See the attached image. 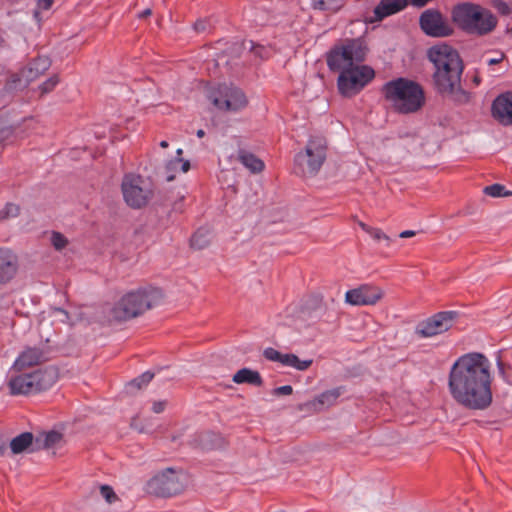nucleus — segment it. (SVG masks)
Returning <instances> with one entry per match:
<instances>
[{
  "label": "nucleus",
  "mask_w": 512,
  "mask_h": 512,
  "mask_svg": "<svg viewBox=\"0 0 512 512\" xmlns=\"http://www.w3.org/2000/svg\"><path fill=\"white\" fill-rule=\"evenodd\" d=\"M489 360L481 353L460 356L452 365L448 389L456 403L469 410H485L492 404Z\"/></svg>",
  "instance_id": "1"
},
{
  "label": "nucleus",
  "mask_w": 512,
  "mask_h": 512,
  "mask_svg": "<svg viewBox=\"0 0 512 512\" xmlns=\"http://www.w3.org/2000/svg\"><path fill=\"white\" fill-rule=\"evenodd\" d=\"M427 57L434 66L432 82L436 92L457 104H466L470 94L462 88L464 63L459 52L448 44L430 47Z\"/></svg>",
  "instance_id": "2"
},
{
  "label": "nucleus",
  "mask_w": 512,
  "mask_h": 512,
  "mask_svg": "<svg viewBox=\"0 0 512 512\" xmlns=\"http://www.w3.org/2000/svg\"><path fill=\"white\" fill-rule=\"evenodd\" d=\"M381 93L390 108L399 114L416 113L422 109L426 101L423 87L403 77L386 82Z\"/></svg>",
  "instance_id": "3"
},
{
  "label": "nucleus",
  "mask_w": 512,
  "mask_h": 512,
  "mask_svg": "<svg viewBox=\"0 0 512 512\" xmlns=\"http://www.w3.org/2000/svg\"><path fill=\"white\" fill-rule=\"evenodd\" d=\"M162 297V291L152 286L132 290L124 294L113 305L110 309L109 318L115 322L131 320L156 306Z\"/></svg>",
  "instance_id": "4"
},
{
  "label": "nucleus",
  "mask_w": 512,
  "mask_h": 512,
  "mask_svg": "<svg viewBox=\"0 0 512 512\" xmlns=\"http://www.w3.org/2000/svg\"><path fill=\"white\" fill-rule=\"evenodd\" d=\"M451 17L455 25L469 34L486 35L497 25V18L491 11L470 2L454 6Z\"/></svg>",
  "instance_id": "5"
},
{
  "label": "nucleus",
  "mask_w": 512,
  "mask_h": 512,
  "mask_svg": "<svg viewBox=\"0 0 512 512\" xmlns=\"http://www.w3.org/2000/svg\"><path fill=\"white\" fill-rule=\"evenodd\" d=\"M367 53V47L361 39H345L334 45L326 56L329 69L341 72L362 65Z\"/></svg>",
  "instance_id": "6"
},
{
  "label": "nucleus",
  "mask_w": 512,
  "mask_h": 512,
  "mask_svg": "<svg viewBox=\"0 0 512 512\" xmlns=\"http://www.w3.org/2000/svg\"><path fill=\"white\" fill-rule=\"evenodd\" d=\"M187 486V475L181 469L166 468L147 481L145 490L156 497L169 498L182 493Z\"/></svg>",
  "instance_id": "7"
},
{
  "label": "nucleus",
  "mask_w": 512,
  "mask_h": 512,
  "mask_svg": "<svg viewBox=\"0 0 512 512\" xmlns=\"http://www.w3.org/2000/svg\"><path fill=\"white\" fill-rule=\"evenodd\" d=\"M326 153V139L322 136H314L309 139L305 152H300L295 156V163L301 168L302 175L313 176L322 167Z\"/></svg>",
  "instance_id": "8"
},
{
  "label": "nucleus",
  "mask_w": 512,
  "mask_h": 512,
  "mask_svg": "<svg viewBox=\"0 0 512 512\" xmlns=\"http://www.w3.org/2000/svg\"><path fill=\"white\" fill-rule=\"evenodd\" d=\"M375 77L374 70L367 65H360L339 72L337 87L344 97L358 94Z\"/></svg>",
  "instance_id": "9"
},
{
  "label": "nucleus",
  "mask_w": 512,
  "mask_h": 512,
  "mask_svg": "<svg viewBox=\"0 0 512 512\" xmlns=\"http://www.w3.org/2000/svg\"><path fill=\"white\" fill-rule=\"evenodd\" d=\"M121 188L125 202L132 208H142L152 196L149 184L140 175H125Z\"/></svg>",
  "instance_id": "10"
},
{
  "label": "nucleus",
  "mask_w": 512,
  "mask_h": 512,
  "mask_svg": "<svg viewBox=\"0 0 512 512\" xmlns=\"http://www.w3.org/2000/svg\"><path fill=\"white\" fill-rule=\"evenodd\" d=\"M209 100L215 107L225 111H238L247 105L243 91L235 86L219 85L209 94Z\"/></svg>",
  "instance_id": "11"
},
{
  "label": "nucleus",
  "mask_w": 512,
  "mask_h": 512,
  "mask_svg": "<svg viewBox=\"0 0 512 512\" xmlns=\"http://www.w3.org/2000/svg\"><path fill=\"white\" fill-rule=\"evenodd\" d=\"M457 312L443 311L421 321L416 327V334L422 338L433 337L448 331L452 326Z\"/></svg>",
  "instance_id": "12"
},
{
  "label": "nucleus",
  "mask_w": 512,
  "mask_h": 512,
  "mask_svg": "<svg viewBox=\"0 0 512 512\" xmlns=\"http://www.w3.org/2000/svg\"><path fill=\"white\" fill-rule=\"evenodd\" d=\"M419 24L423 32L431 37H448L454 32L448 19L434 9L424 11L420 16Z\"/></svg>",
  "instance_id": "13"
},
{
  "label": "nucleus",
  "mask_w": 512,
  "mask_h": 512,
  "mask_svg": "<svg viewBox=\"0 0 512 512\" xmlns=\"http://www.w3.org/2000/svg\"><path fill=\"white\" fill-rule=\"evenodd\" d=\"M384 292L381 288L363 284L357 288L348 290L345 294V301L353 306L375 305L382 299Z\"/></svg>",
  "instance_id": "14"
},
{
  "label": "nucleus",
  "mask_w": 512,
  "mask_h": 512,
  "mask_svg": "<svg viewBox=\"0 0 512 512\" xmlns=\"http://www.w3.org/2000/svg\"><path fill=\"white\" fill-rule=\"evenodd\" d=\"M492 115L502 125H512V92L500 94L492 103Z\"/></svg>",
  "instance_id": "15"
},
{
  "label": "nucleus",
  "mask_w": 512,
  "mask_h": 512,
  "mask_svg": "<svg viewBox=\"0 0 512 512\" xmlns=\"http://www.w3.org/2000/svg\"><path fill=\"white\" fill-rule=\"evenodd\" d=\"M408 5V0H381L373 10V16L366 18L369 23L382 21L384 18L396 14Z\"/></svg>",
  "instance_id": "16"
},
{
  "label": "nucleus",
  "mask_w": 512,
  "mask_h": 512,
  "mask_svg": "<svg viewBox=\"0 0 512 512\" xmlns=\"http://www.w3.org/2000/svg\"><path fill=\"white\" fill-rule=\"evenodd\" d=\"M46 360L42 349L37 347H27L16 358L13 369L21 372L27 368L39 365Z\"/></svg>",
  "instance_id": "17"
},
{
  "label": "nucleus",
  "mask_w": 512,
  "mask_h": 512,
  "mask_svg": "<svg viewBox=\"0 0 512 512\" xmlns=\"http://www.w3.org/2000/svg\"><path fill=\"white\" fill-rule=\"evenodd\" d=\"M30 375L36 393L51 388L58 379V372L54 367H47L43 370H37L33 373H30Z\"/></svg>",
  "instance_id": "18"
},
{
  "label": "nucleus",
  "mask_w": 512,
  "mask_h": 512,
  "mask_svg": "<svg viewBox=\"0 0 512 512\" xmlns=\"http://www.w3.org/2000/svg\"><path fill=\"white\" fill-rule=\"evenodd\" d=\"M51 66V61L47 56H39L28 63L21 70L23 79L26 82H32L43 75Z\"/></svg>",
  "instance_id": "19"
},
{
  "label": "nucleus",
  "mask_w": 512,
  "mask_h": 512,
  "mask_svg": "<svg viewBox=\"0 0 512 512\" xmlns=\"http://www.w3.org/2000/svg\"><path fill=\"white\" fill-rule=\"evenodd\" d=\"M63 444V434L55 430L40 432L35 436V449L37 451L42 449H56L61 447Z\"/></svg>",
  "instance_id": "20"
},
{
  "label": "nucleus",
  "mask_w": 512,
  "mask_h": 512,
  "mask_svg": "<svg viewBox=\"0 0 512 512\" xmlns=\"http://www.w3.org/2000/svg\"><path fill=\"white\" fill-rule=\"evenodd\" d=\"M17 258L8 250L0 249V283L10 281L17 271Z\"/></svg>",
  "instance_id": "21"
},
{
  "label": "nucleus",
  "mask_w": 512,
  "mask_h": 512,
  "mask_svg": "<svg viewBox=\"0 0 512 512\" xmlns=\"http://www.w3.org/2000/svg\"><path fill=\"white\" fill-rule=\"evenodd\" d=\"M341 393L342 391L340 387L324 391L313 400L307 402L305 406L317 412L321 411L324 408H328L334 405L337 399L340 397Z\"/></svg>",
  "instance_id": "22"
},
{
  "label": "nucleus",
  "mask_w": 512,
  "mask_h": 512,
  "mask_svg": "<svg viewBox=\"0 0 512 512\" xmlns=\"http://www.w3.org/2000/svg\"><path fill=\"white\" fill-rule=\"evenodd\" d=\"M8 387L12 395L36 393L30 373L12 376L8 381Z\"/></svg>",
  "instance_id": "23"
},
{
  "label": "nucleus",
  "mask_w": 512,
  "mask_h": 512,
  "mask_svg": "<svg viewBox=\"0 0 512 512\" xmlns=\"http://www.w3.org/2000/svg\"><path fill=\"white\" fill-rule=\"evenodd\" d=\"M10 449L13 454H20L29 449L30 451H37L35 449V437L30 432H23L11 440Z\"/></svg>",
  "instance_id": "24"
},
{
  "label": "nucleus",
  "mask_w": 512,
  "mask_h": 512,
  "mask_svg": "<svg viewBox=\"0 0 512 512\" xmlns=\"http://www.w3.org/2000/svg\"><path fill=\"white\" fill-rule=\"evenodd\" d=\"M233 382L236 384H250L256 387H261L263 385V379L258 371L252 370L250 368H242L238 370L232 378Z\"/></svg>",
  "instance_id": "25"
},
{
  "label": "nucleus",
  "mask_w": 512,
  "mask_h": 512,
  "mask_svg": "<svg viewBox=\"0 0 512 512\" xmlns=\"http://www.w3.org/2000/svg\"><path fill=\"white\" fill-rule=\"evenodd\" d=\"M239 160L252 173L262 172L265 167L264 162L261 159L246 151H240Z\"/></svg>",
  "instance_id": "26"
},
{
  "label": "nucleus",
  "mask_w": 512,
  "mask_h": 512,
  "mask_svg": "<svg viewBox=\"0 0 512 512\" xmlns=\"http://www.w3.org/2000/svg\"><path fill=\"white\" fill-rule=\"evenodd\" d=\"M345 2V0H312L311 7L314 10L335 13L345 5Z\"/></svg>",
  "instance_id": "27"
},
{
  "label": "nucleus",
  "mask_w": 512,
  "mask_h": 512,
  "mask_svg": "<svg viewBox=\"0 0 512 512\" xmlns=\"http://www.w3.org/2000/svg\"><path fill=\"white\" fill-rule=\"evenodd\" d=\"M312 364V359L300 360L299 357L293 353H286L283 360V366L292 367L298 371H306Z\"/></svg>",
  "instance_id": "28"
},
{
  "label": "nucleus",
  "mask_w": 512,
  "mask_h": 512,
  "mask_svg": "<svg viewBox=\"0 0 512 512\" xmlns=\"http://www.w3.org/2000/svg\"><path fill=\"white\" fill-rule=\"evenodd\" d=\"M154 373L150 371H146L137 378L131 380L127 388L130 392L141 390L143 387L147 386L153 379Z\"/></svg>",
  "instance_id": "29"
},
{
  "label": "nucleus",
  "mask_w": 512,
  "mask_h": 512,
  "mask_svg": "<svg viewBox=\"0 0 512 512\" xmlns=\"http://www.w3.org/2000/svg\"><path fill=\"white\" fill-rule=\"evenodd\" d=\"M483 192L486 195H489L491 197H501V196H509L512 195V192H506L505 186L502 184H492L489 186H486L483 190Z\"/></svg>",
  "instance_id": "30"
},
{
  "label": "nucleus",
  "mask_w": 512,
  "mask_h": 512,
  "mask_svg": "<svg viewBox=\"0 0 512 512\" xmlns=\"http://www.w3.org/2000/svg\"><path fill=\"white\" fill-rule=\"evenodd\" d=\"M190 243L193 248L200 250V249L205 248L208 245L209 241H208L205 233L201 230H198L192 236Z\"/></svg>",
  "instance_id": "31"
},
{
  "label": "nucleus",
  "mask_w": 512,
  "mask_h": 512,
  "mask_svg": "<svg viewBox=\"0 0 512 512\" xmlns=\"http://www.w3.org/2000/svg\"><path fill=\"white\" fill-rule=\"evenodd\" d=\"M22 78L23 77H22L21 73H20V75L13 74L10 77V80L5 84V89L6 90H17V89H22V88L26 87L29 84V82L25 81V83H20Z\"/></svg>",
  "instance_id": "32"
},
{
  "label": "nucleus",
  "mask_w": 512,
  "mask_h": 512,
  "mask_svg": "<svg viewBox=\"0 0 512 512\" xmlns=\"http://www.w3.org/2000/svg\"><path fill=\"white\" fill-rule=\"evenodd\" d=\"M58 83L59 77L57 75H53L39 86V90L42 95L47 94L53 91Z\"/></svg>",
  "instance_id": "33"
},
{
  "label": "nucleus",
  "mask_w": 512,
  "mask_h": 512,
  "mask_svg": "<svg viewBox=\"0 0 512 512\" xmlns=\"http://www.w3.org/2000/svg\"><path fill=\"white\" fill-rule=\"evenodd\" d=\"M51 243L56 250H62L68 244L67 238L60 232H53L51 235Z\"/></svg>",
  "instance_id": "34"
},
{
  "label": "nucleus",
  "mask_w": 512,
  "mask_h": 512,
  "mask_svg": "<svg viewBox=\"0 0 512 512\" xmlns=\"http://www.w3.org/2000/svg\"><path fill=\"white\" fill-rule=\"evenodd\" d=\"M263 355L267 360L273 361V362H279L283 365V360H284L285 354L279 352L278 350L269 347L264 350Z\"/></svg>",
  "instance_id": "35"
},
{
  "label": "nucleus",
  "mask_w": 512,
  "mask_h": 512,
  "mask_svg": "<svg viewBox=\"0 0 512 512\" xmlns=\"http://www.w3.org/2000/svg\"><path fill=\"white\" fill-rule=\"evenodd\" d=\"M99 489L101 496L107 501V503L112 504L118 500V496L111 486L101 485Z\"/></svg>",
  "instance_id": "36"
},
{
  "label": "nucleus",
  "mask_w": 512,
  "mask_h": 512,
  "mask_svg": "<svg viewBox=\"0 0 512 512\" xmlns=\"http://www.w3.org/2000/svg\"><path fill=\"white\" fill-rule=\"evenodd\" d=\"M172 166H179L180 170L183 173H186L190 169V162L188 160H183L182 158H175L166 164V169H171Z\"/></svg>",
  "instance_id": "37"
},
{
  "label": "nucleus",
  "mask_w": 512,
  "mask_h": 512,
  "mask_svg": "<svg viewBox=\"0 0 512 512\" xmlns=\"http://www.w3.org/2000/svg\"><path fill=\"white\" fill-rule=\"evenodd\" d=\"M368 234L376 241L385 240L388 245L390 244V237L379 228L371 227V229L368 230Z\"/></svg>",
  "instance_id": "38"
},
{
  "label": "nucleus",
  "mask_w": 512,
  "mask_h": 512,
  "mask_svg": "<svg viewBox=\"0 0 512 512\" xmlns=\"http://www.w3.org/2000/svg\"><path fill=\"white\" fill-rule=\"evenodd\" d=\"M19 214V206L8 203L0 212L1 218L16 217Z\"/></svg>",
  "instance_id": "39"
},
{
  "label": "nucleus",
  "mask_w": 512,
  "mask_h": 512,
  "mask_svg": "<svg viewBox=\"0 0 512 512\" xmlns=\"http://www.w3.org/2000/svg\"><path fill=\"white\" fill-rule=\"evenodd\" d=\"M493 7L502 15H509L511 13V8L509 5L503 0H493Z\"/></svg>",
  "instance_id": "40"
},
{
  "label": "nucleus",
  "mask_w": 512,
  "mask_h": 512,
  "mask_svg": "<svg viewBox=\"0 0 512 512\" xmlns=\"http://www.w3.org/2000/svg\"><path fill=\"white\" fill-rule=\"evenodd\" d=\"M292 393H293V388L291 385L280 386L273 390V394L276 396L291 395Z\"/></svg>",
  "instance_id": "41"
},
{
  "label": "nucleus",
  "mask_w": 512,
  "mask_h": 512,
  "mask_svg": "<svg viewBox=\"0 0 512 512\" xmlns=\"http://www.w3.org/2000/svg\"><path fill=\"white\" fill-rule=\"evenodd\" d=\"M251 51L262 59L268 57V51L261 45L252 46Z\"/></svg>",
  "instance_id": "42"
},
{
  "label": "nucleus",
  "mask_w": 512,
  "mask_h": 512,
  "mask_svg": "<svg viewBox=\"0 0 512 512\" xmlns=\"http://www.w3.org/2000/svg\"><path fill=\"white\" fill-rule=\"evenodd\" d=\"M54 0H37L39 9L48 10L52 7Z\"/></svg>",
  "instance_id": "43"
},
{
  "label": "nucleus",
  "mask_w": 512,
  "mask_h": 512,
  "mask_svg": "<svg viewBox=\"0 0 512 512\" xmlns=\"http://www.w3.org/2000/svg\"><path fill=\"white\" fill-rule=\"evenodd\" d=\"M165 407H166L165 401H156L153 403L152 410L155 413H161L164 411Z\"/></svg>",
  "instance_id": "44"
},
{
  "label": "nucleus",
  "mask_w": 512,
  "mask_h": 512,
  "mask_svg": "<svg viewBox=\"0 0 512 512\" xmlns=\"http://www.w3.org/2000/svg\"><path fill=\"white\" fill-rule=\"evenodd\" d=\"M13 131L10 127L0 129V141H4L12 135Z\"/></svg>",
  "instance_id": "45"
},
{
  "label": "nucleus",
  "mask_w": 512,
  "mask_h": 512,
  "mask_svg": "<svg viewBox=\"0 0 512 512\" xmlns=\"http://www.w3.org/2000/svg\"><path fill=\"white\" fill-rule=\"evenodd\" d=\"M207 28V22L205 20H198L194 24V29L197 32H204Z\"/></svg>",
  "instance_id": "46"
},
{
  "label": "nucleus",
  "mask_w": 512,
  "mask_h": 512,
  "mask_svg": "<svg viewBox=\"0 0 512 512\" xmlns=\"http://www.w3.org/2000/svg\"><path fill=\"white\" fill-rule=\"evenodd\" d=\"M431 0H411V4L415 7L421 8L427 5Z\"/></svg>",
  "instance_id": "47"
},
{
  "label": "nucleus",
  "mask_w": 512,
  "mask_h": 512,
  "mask_svg": "<svg viewBox=\"0 0 512 512\" xmlns=\"http://www.w3.org/2000/svg\"><path fill=\"white\" fill-rule=\"evenodd\" d=\"M416 235V232L413 230H405L399 234L400 238H410Z\"/></svg>",
  "instance_id": "48"
},
{
  "label": "nucleus",
  "mask_w": 512,
  "mask_h": 512,
  "mask_svg": "<svg viewBox=\"0 0 512 512\" xmlns=\"http://www.w3.org/2000/svg\"><path fill=\"white\" fill-rule=\"evenodd\" d=\"M503 57L504 55L501 54V56L499 58H492V59H489L488 60V65L492 66V65H495V64H498L500 63L502 60H503Z\"/></svg>",
  "instance_id": "49"
},
{
  "label": "nucleus",
  "mask_w": 512,
  "mask_h": 512,
  "mask_svg": "<svg viewBox=\"0 0 512 512\" xmlns=\"http://www.w3.org/2000/svg\"><path fill=\"white\" fill-rule=\"evenodd\" d=\"M358 225H359V227H360L363 231H365L367 234H368V230H370V229H371V226H369V225H367L366 223L361 222V221L358 223Z\"/></svg>",
  "instance_id": "50"
},
{
  "label": "nucleus",
  "mask_w": 512,
  "mask_h": 512,
  "mask_svg": "<svg viewBox=\"0 0 512 512\" xmlns=\"http://www.w3.org/2000/svg\"><path fill=\"white\" fill-rule=\"evenodd\" d=\"M151 13H152L151 9L148 8L139 14V18L147 17V16L151 15Z\"/></svg>",
  "instance_id": "51"
},
{
  "label": "nucleus",
  "mask_w": 512,
  "mask_h": 512,
  "mask_svg": "<svg viewBox=\"0 0 512 512\" xmlns=\"http://www.w3.org/2000/svg\"><path fill=\"white\" fill-rule=\"evenodd\" d=\"M196 135L199 137V138H203L205 136V131L203 129H199L197 132H196Z\"/></svg>",
  "instance_id": "52"
},
{
  "label": "nucleus",
  "mask_w": 512,
  "mask_h": 512,
  "mask_svg": "<svg viewBox=\"0 0 512 512\" xmlns=\"http://www.w3.org/2000/svg\"><path fill=\"white\" fill-rule=\"evenodd\" d=\"M179 166H172L171 169H166L168 173L176 172L178 170Z\"/></svg>",
  "instance_id": "53"
},
{
  "label": "nucleus",
  "mask_w": 512,
  "mask_h": 512,
  "mask_svg": "<svg viewBox=\"0 0 512 512\" xmlns=\"http://www.w3.org/2000/svg\"><path fill=\"white\" fill-rule=\"evenodd\" d=\"M168 145H169V144H168V142H167V141H165V140H163V141H161V142H160V146H161L162 148H167V147H168Z\"/></svg>",
  "instance_id": "54"
},
{
  "label": "nucleus",
  "mask_w": 512,
  "mask_h": 512,
  "mask_svg": "<svg viewBox=\"0 0 512 512\" xmlns=\"http://www.w3.org/2000/svg\"><path fill=\"white\" fill-rule=\"evenodd\" d=\"M182 153H183V150L179 148L177 150V157L176 158H181Z\"/></svg>",
  "instance_id": "55"
},
{
  "label": "nucleus",
  "mask_w": 512,
  "mask_h": 512,
  "mask_svg": "<svg viewBox=\"0 0 512 512\" xmlns=\"http://www.w3.org/2000/svg\"><path fill=\"white\" fill-rule=\"evenodd\" d=\"M174 177H175V176H174L173 174H169V175L167 176V180H168V181H172V180L174 179Z\"/></svg>",
  "instance_id": "56"
}]
</instances>
